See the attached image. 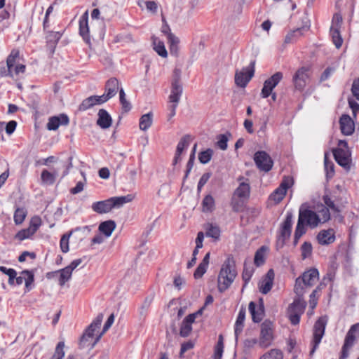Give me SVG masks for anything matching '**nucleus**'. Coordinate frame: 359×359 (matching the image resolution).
I'll list each match as a JSON object with an SVG mask.
<instances>
[{
	"label": "nucleus",
	"mask_w": 359,
	"mask_h": 359,
	"mask_svg": "<svg viewBox=\"0 0 359 359\" xmlns=\"http://www.w3.org/2000/svg\"><path fill=\"white\" fill-rule=\"evenodd\" d=\"M330 219V210L324 205H318L313 208L309 203H303L299 210L297 224L294 231V244L306 233V226L314 229Z\"/></svg>",
	"instance_id": "1"
},
{
	"label": "nucleus",
	"mask_w": 359,
	"mask_h": 359,
	"mask_svg": "<svg viewBox=\"0 0 359 359\" xmlns=\"http://www.w3.org/2000/svg\"><path fill=\"white\" fill-rule=\"evenodd\" d=\"M236 276V271L233 260L228 258L222 264L217 278L218 290L220 292L226 290L233 282Z\"/></svg>",
	"instance_id": "2"
},
{
	"label": "nucleus",
	"mask_w": 359,
	"mask_h": 359,
	"mask_svg": "<svg viewBox=\"0 0 359 359\" xmlns=\"http://www.w3.org/2000/svg\"><path fill=\"white\" fill-rule=\"evenodd\" d=\"M133 196L130 194L124 196H115L109 199L95 202L92 204V210L99 214L110 212L113 208H119L124 204L130 202Z\"/></svg>",
	"instance_id": "3"
},
{
	"label": "nucleus",
	"mask_w": 359,
	"mask_h": 359,
	"mask_svg": "<svg viewBox=\"0 0 359 359\" xmlns=\"http://www.w3.org/2000/svg\"><path fill=\"white\" fill-rule=\"evenodd\" d=\"M319 279V273L316 269L305 271L301 277L296 279L294 291L297 296L302 297L306 287H312Z\"/></svg>",
	"instance_id": "4"
},
{
	"label": "nucleus",
	"mask_w": 359,
	"mask_h": 359,
	"mask_svg": "<svg viewBox=\"0 0 359 359\" xmlns=\"http://www.w3.org/2000/svg\"><path fill=\"white\" fill-rule=\"evenodd\" d=\"M19 53L17 50H12L6 60L7 69H1V76H9L12 78L18 76L25 71V65L19 63Z\"/></svg>",
	"instance_id": "5"
},
{
	"label": "nucleus",
	"mask_w": 359,
	"mask_h": 359,
	"mask_svg": "<svg viewBox=\"0 0 359 359\" xmlns=\"http://www.w3.org/2000/svg\"><path fill=\"white\" fill-rule=\"evenodd\" d=\"M250 187L249 183L246 182H241L234 191L231 198L232 209L236 212L240 211L250 197Z\"/></svg>",
	"instance_id": "6"
},
{
	"label": "nucleus",
	"mask_w": 359,
	"mask_h": 359,
	"mask_svg": "<svg viewBox=\"0 0 359 359\" xmlns=\"http://www.w3.org/2000/svg\"><path fill=\"white\" fill-rule=\"evenodd\" d=\"M72 166V158H69L68 163L60 162L55 168H53V172L43 170L41 175V179L43 184H53L56 178L59 176V172L62 170L61 177L63 178L68 175L70 168Z\"/></svg>",
	"instance_id": "7"
},
{
	"label": "nucleus",
	"mask_w": 359,
	"mask_h": 359,
	"mask_svg": "<svg viewBox=\"0 0 359 359\" xmlns=\"http://www.w3.org/2000/svg\"><path fill=\"white\" fill-rule=\"evenodd\" d=\"M274 339L275 325L273 322L266 320L261 325L259 346L262 348H266L272 345Z\"/></svg>",
	"instance_id": "8"
},
{
	"label": "nucleus",
	"mask_w": 359,
	"mask_h": 359,
	"mask_svg": "<svg viewBox=\"0 0 359 359\" xmlns=\"http://www.w3.org/2000/svg\"><path fill=\"white\" fill-rule=\"evenodd\" d=\"M103 320V314L100 313L93 320L90 325L86 328L85 332L81 338L80 344L83 347H89L93 348L95 346H92L93 341L96 339L95 331L100 328Z\"/></svg>",
	"instance_id": "9"
},
{
	"label": "nucleus",
	"mask_w": 359,
	"mask_h": 359,
	"mask_svg": "<svg viewBox=\"0 0 359 359\" xmlns=\"http://www.w3.org/2000/svg\"><path fill=\"white\" fill-rule=\"evenodd\" d=\"M333 154L339 165L346 169L350 168L351 153L346 141H339L338 147L333 151Z\"/></svg>",
	"instance_id": "10"
},
{
	"label": "nucleus",
	"mask_w": 359,
	"mask_h": 359,
	"mask_svg": "<svg viewBox=\"0 0 359 359\" xmlns=\"http://www.w3.org/2000/svg\"><path fill=\"white\" fill-rule=\"evenodd\" d=\"M306 307V302L298 296L297 299L289 306L287 316L292 325H297L300 320V316L304 313Z\"/></svg>",
	"instance_id": "11"
},
{
	"label": "nucleus",
	"mask_w": 359,
	"mask_h": 359,
	"mask_svg": "<svg viewBox=\"0 0 359 359\" xmlns=\"http://www.w3.org/2000/svg\"><path fill=\"white\" fill-rule=\"evenodd\" d=\"M327 323V316H322L316 322L313 330V338L311 341L310 355H312L318 348L319 344L324 335L325 326Z\"/></svg>",
	"instance_id": "12"
},
{
	"label": "nucleus",
	"mask_w": 359,
	"mask_h": 359,
	"mask_svg": "<svg viewBox=\"0 0 359 359\" xmlns=\"http://www.w3.org/2000/svg\"><path fill=\"white\" fill-rule=\"evenodd\" d=\"M293 179L291 177H285L279 187L269 196V201L274 204L279 203L285 196L287 191L293 185Z\"/></svg>",
	"instance_id": "13"
},
{
	"label": "nucleus",
	"mask_w": 359,
	"mask_h": 359,
	"mask_svg": "<svg viewBox=\"0 0 359 359\" xmlns=\"http://www.w3.org/2000/svg\"><path fill=\"white\" fill-rule=\"evenodd\" d=\"M359 337V323L351 327L348 331L344 344L342 347L341 356L340 359H346L348 355L349 349L353 346L355 340Z\"/></svg>",
	"instance_id": "14"
},
{
	"label": "nucleus",
	"mask_w": 359,
	"mask_h": 359,
	"mask_svg": "<svg viewBox=\"0 0 359 359\" xmlns=\"http://www.w3.org/2000/svg\"><path fill=\"white\" fill-rule=\"evenodd\" d=\"M254 160L257 168L264 172H269L273 167V161L265 151H257L255 154Z\"/></svg>",
	"instance_id": "15"
},
{
	"label": "nucleus",
	"mask_w": 359,
	"mask_h": 359,
	"mask_svg": "<svg viewBox=\"0 0 359 359\" xmlns=\"http://www.w3.org/2000/svg\"><path fill=\"white\" fill-rule=\"evenodd\" d=\"M292 224L293 215L291 212H287L284 222L281 224L278 237V243H280L282 245L291 235Z\"/></svg>",
	"instance_id": "16"
},
{
	"label": "nucleus",
	"mask_w": 359,
	"mask_h": 359,
	"mask_svg": "<svg viewBox=\"0 0 359 359\" xmlns=\"http://www.w3.org/2000/svg\"><path fill=\"white\" fill-rule=\"evenodd\" d=\"M254 67L243 68L241 71L236 72L235 74V83L241 88H245L254 75Z\"/></svg>",
	"instance_id": "17"
},
{
	"label": "nucleus",
	"mask_w": 359,
	"mask_h": 359,
	"mask_svg": "<svg viewBox=\"0 0 359 359\" xmlns=\"http://www.w3.org/2000/svg\"><path fill=\"white\" fill-rule=\"evenodd\" d=\"M309 78L307 69L302 67L298 69L293 76V82L295 88L299 90H302L306 86Z\"/></svg>",
	"instance_id": "18"
},
{
	"label": "nucleus",
	"mask_w": 359,
	"mask_h": 359,
	"mask_svg": "<svg viewBox=\"0 0 359 359\" xmlns=\"http://www.w3.org/2000/svg\"><path fill=\"white\" fill-rule=\"evenodd\" d=\"M274 276L273 270L270 269L260 280L258 283V287L260 292L266 294L271 290L273 285Z\"/></svg>",
	"instance_id": "19"
},
{
	"label": "nucleus",
	"mask_w": 359,
	"mask_h": 359,
	"mask_svg": "<svg viewBox=\"0 0 359 359\" xmlns=\"http://www.w3.org/2000/svg\"><path fill=\"white\" fill-rule=\"evenodd\" d=\"M69 122V117L65 114H60L58 116L50 117L46 128L48 130H56L60 126L68 125Z\"/></svg>",
	"instance_id": "20"
},
{
	"label": "nucleus",
	"mask_w": 359,
	"mask_h": 359,
	"mask_svg": "<svg viewBox=\"0 0 359 359\" xmlns=\"http://www.w3.org/2000/svg\"><path fill=\"white\" fill-rule=\"evenodd\" d=\"M79 23L80 35L87 43H89L90 41V37L88 26V11H85L81 16Z\"/></svg>",
	"instance_id": "21"
},
{
	"label": "nucleus",
	"mask_w": 359,
	"mask_h": 359,
	"mask_svg": "<svg viewBox=\"0 0 359 359\" xmlns=\"http://www.w3.org/2000/svg\"><path fill=\"white\" fill-rule=\"evenodd\" d=\"M72 272L67 266L64 269L48 273L46 277L48 278H52L55 276H58V283L60 286H63L67 281L72 278Z\"/></svg>",
	"instance_id": "22"
},
{
	"label": "nucleus",
	"mask_w": 359,
	"mask_h": 359,
	"mask_svg": "<svg viewBox=\"0 0 359 359\" xmlns=\"http://www.w3.org/2000/svg\"><path fill=\"white\" fill-rule=\"evenodd\" d=\"M119 88V83L116 79L111 78L106 83V93L100 95L104 99V102L114 97Z\"/></svg>",
	"instance_id": "23"
},
{
	"label": "nucleus",
	"mask_w": 359,
	"mask_h": 359,
	"mask_svg": "<svg viewBox=\"0 0 359 359\" xmlns=\"http://www.w3.org/2000/svg\"><path fill=\"white\" fill-rule=\"evenodd\" d=\"M183 89L178 79H175L172 83L171 92L169 95V102L170 104H177L180 100Z\"/></svg>",
	"instance_id": "24"
},
{
	"label": "nucleus",
	"mask_w": 359,
	"mask_h": 359,
	"mask_svg": "<svg viewBox=\"0 0 359 359\" xmlns=\"http://www.w3.org/2000/svg\"><path fill=\"white\" fill-rule=\"evenodd\" d=\"M318 242L323 245H330L335 241V231L333 229L321 230L317 235Z\"/></svg>",
	"instance_id": "25"
},
{
	"label": "nucleus",
	"mask_w": 359,
	"mask_h": 359,
	"mask_svg": "<svg viewBox=\"0 0 359 359\" xmlns=\"http://www.w3.org/2000/svg\"><path fill=\"white\" fill-rule=\"evenodd\" d=\"M341 133L346 135H351L354 131V123L348 115L344 114L339 120Z\"/></svg>",
	"instance_id": "26"
},
{
	"label": "nucleus",
	"mask_w": 359,
	"mask_h": 359,
	"mask_svg": "<svg viewBox=\"0 0 359 359\" xmlns=\"http://www.w3.org/2000/svg\"><path fill=\"white\" fill-rule=\"evenodd\" d=\"M249 311L252 316V319L255 323L260 322L264 314V307L262 304L257 306L253 302L249 304Z\"/></svg>",
	"instance_id": "27"
},
{
	"label": "nucleus",
	"mask_w": 359,
	"mask_h": 359,
	"mask_svg": "<svg viewBox=\"0 0 359 359\" xmlns=\"http://www.w3.org/2000/svg\"><path fill=\"white\" fill-rule=\"evenodd\" d=\"M309 25H306L300 28H297L295 30L289 32L285 38V43H290L296 41L299 37H301L304 34V32L309 31Z\"/></svg>",
	"instance_id": "28"
},
{
	"label": "nucleus",
	"mask_w": 359,
	"mask_h": 359,
	"mask_svg": "<svg viewBox=\"0 0 359 359\" xmlns=\"http://www.w3.org/2000/svg\"><path fill=\"white\" fill-rule=\"evenodd\" d=\"M196 313H192L187 316L183 320L181 327H180V335L182 337H187L191 330H192V323L194 322L196 316Z\"/></svg>",
	"instance_id": "29"
},
{
	"label": "nucleus",
	"mask_w": 359,
	"mask_h": 359,
	"mask_svg": "<svg viewBox=\"0 0 359 359\" xmlns=\"http://www.w3.org/2000/svg\"><path fill=\"white\" fill-rule=\"evenodd\" d=\"M112 119L109 114L104 109L98 111L97 124L102 129L109 128L111 126Z\"/></svg>",
	"instance_id": "30"
},
{
	"label": "nucleus",
	"mask_w": 359,
	"mask_h": 359,
	"mask_svg": "<svg viewBox=\"0 0 359 359\" xmlns=\"http://www.w3.org/2000/svg\"><path fill=\"white\" fill-rule=\"evenodd\" d=\"M104 99L100 96L93 95L90 96L88 98L83 100L81 104L79 105V110L86 111L96 104H101L104 102Z\"/></svg>",
	"instance_id": "31"
},
{
	"label": "nucleus",
	"mask_w": 359,
	"mask_h": 359,
	"mask_svg": "<svg viewBox=\"0 0 359 359\" xmlns=\"http://www.w3.org/2000/svg\"><path fill=\"white\" fill-rule=\"evenodd\" d=\"M33 282V273L29 271H23L21 272L19 276H15L14 284L20 285L25 283L26 287L29 289V285H32Z\"/></svg>",
	"instance_id": "32"
},
{
	"label": "nucleus",
	"mask_w": 359,
	"mask_h": 359,
	"mask_svg": "<svg viewBox=\"0 0 359 359\" xmlns=\"http://www.w3.org/2000/svg\"><path fill=\"white\" fill-rule=\"evenodd\" d=\"M245 319V310L241 309L238 314L235 325H234V334L236 340L238 339V336L241 334L243 327L244 322Z\"/></svg>",
	"instance_id": "33"
},
{
	"label": "nucleus",
	"mask_w": 359,
	"mask_h": 359,
	"mask_svg": "<svg viewBox=\"0 0 359 359\" xmlns=\"http://www.w3.org/2000/svg\"><path fill=\"white\" fill-rule=\"evenodd\" d=\"M333 276L332 274H327V276H325L323 278V283H321L315 289L312 293L310 295V307L311 309H313L316 305H317V301H318V292L320 291L322 288L323 285H325V282L326 280L332 281V280Z\"/></svg>",
	"instance_id": "34"
},
{
	"label": "nucleus",
	"mask_w": 359,
	"mask_h": 359,
	"mask_svg": "<svg viewBox=\"0 0 359 359\" xmlns=\"http://www.w3.org/2000/svg\"><path fill=\"white\" fill-rule=\"evenodd\" d=\"M189 144V137L184 136L178 142L176 148V153L174 158V163L176 164L179 161L181 160L180 156L185 149L188 147Z\"/></svg>",
	"instance_id": "35"
},
{
	"label": "nucleus",
	"mask_w": 359,
	"mask_h": 359,
	"mask_svg": "<svg viewBox=\"0 0 359 359\" xmlns=\"http://www.w3.org/2000/svg\"><path fill=\"white\" fill-rule=\"evenodd\" d=\"M116 228V223L112 220L104 221L100 224L98 229L107 238L109 237Z\"/></svg>",
	"instance_id": "36"
},
{
	"label": "nucleus",
	"mask_w": 359,
	"mask_h": 359,
	"mask_svg": "<svg viewBox=\"0 0 359 359\" xmlns=\"http://www.w3.org/2000/svg\"><path fill=\"white\" fill-rule=\"evenodd\" d=\"M153 114L149 112L142 115L140 118L139 127L141 130L147 131L152 125Z\"/></svg>",
	"instance_id": "37"
},
{
	"label": "nucleus",
	"mask_w": 359,
	"mask_h": 359,
	"mask_svg": "<svg viewBox=\"0 0 359 359\" xmlns=\"http://www.w3.org/2000/svg\"><path fill=\"white\" fill-rule=\"evenodd\" d=\"M152 43L154 50L162 57L168 56V52L165 49L164 43L157 37H152Z\"/></svg>",
	"instance_id": "38"
},
{
	"label": "nucleus",
	"mask_w": 359,
	"mask_h": 359,
	"mask_svg": "<svg viewBox=\"0 0 359 359\" xmlns=\"http://www.w3.org/2000/svg\"><path fill=\"white\" fill-rule=\"evenodd\" d=\"M202 211L203 212H212L215 208V202L211 195H207L202 201Z\"/></svg>",
	"instance_id": "39"
},
{
	"label": "nucleus",
	"mask_w": 359,
	"mask_h": 359,
	"mask_svg": "<svg viewBox=\"0 0 359 359\" xmlns=\"http://www.w3.org/2000/svg\"><path fill=\"white\" fill-rule=\"evenodd\" d=\"M168 41L170 46V51L172 55H177L178 53V44L180 43V39L175 36L171 32L168 33Z\"/></svg>",
	"instance_id": "40"
},
{
	"label": "nucleus",
	"mask_w": 359,
	"mask_h": 359,
	"mask_svg": "<svg viewBox=\"0 0 359 359\" xmlns=\"http://www.w3.org/2000/svg\"><path fill=\"white\" fill-rule=\"evenodd\" d=\"M205 228L206 231V236L212 238L215 240L219 239L220 236V229L218 226L208 223L205 225Z\"/></svg>",
	"instance_id": "41"
},
{
	"label": "nucleus",
	"mask_w": 359,
	"mask_h": 359,
	"mask_svg": "<svg viewBox=\"0 0 359 359\" xmlns=\"http://www.w3.org/2000/svg\"><path fill=\"white\" fill-rule=\"evenodd\" d=\"M260 359H283V353L279 349L272 348L263 354Z\"/></svg>",
	"instance_id": "42"
},
{
	"label": "nucleus",
	"mask_w": 359,
	"mask_h": 359,
	"mask_svg": "<svg viewBox=\"0 0 359 359\" xmlns=\"http://www.w3.org/2000/svg\"><path fill=\"white\" fill-rule=\"evenodd\" d=\"M330 34L336 48H339L343 43V39L340 35L339 29H337V27H331Z\"/></svg>",
	"instance_id": "43"
},
{
	"label": "nucleus",
	"mask_w": 359,
	"mask_h": 359,
	"mask_svg": "<svg viewBox=\"0 0 359 359\" xmlns=\"http://www.w3.org/2000/svg\"><path fill=\"white\" fill-rule=\"evenodd\" d=\"M114 322V315L111 314L109 317L108 318L107 320L104 323L102 332H100L97 336L96 337V339L93 341L92 346H95L102 338V335L109 329V327L112 325V324Z\"/></svg>",
	"instance_id": "44"
},
{
	"label": "nucleus",
	"mask_w": 359,
	"mask_h": 359,
	"mask_svg": "<svg viewBox=\"0 0 359 359\" xmlns=\"http://www.w3.org/2000/svg\"><path fill=\"white\" fill-rule=\"evenodd\" d=\"M283 79V74L281 72H276L270 78L264 81L267 86H269L273 90L279 83Z\"/></svg>",
	"instance_id": "45"
},
{
	"label": "nucleus",
	"mask_w": 359,
	"mask_h": 359,
	"mask_svg": "<svg viewBox=\"0 0 359 359\" xmlns=\"http://www.w3.org/2000/svg\"><path fill=\"white\" fill-rule=\"evenodd\" d=\"M224 351V341L222 335H219L218 341L215 347V352L213 355L214 359H221Z\"/></svg>",
	"instance_id": "46"
},
{
	"label": "nucleus",
	"mask_w": 359,
	"mask_h": 359,
	"mask_svg": "<svg viewBox=\"0 0 359 359\" xmlns=\"http://www.w3.org/2000/svg\"><path fill=\"white\" fill-rule=\"evenodd\" d=\"M65 347L64 341H60L55 349V352L50 359H62L65 357Z\"/></svg>",
	"instance_id": "47"
},
{
	"label": "nucleus",
	"mask_w": 359,
	"mask_h": 359,
	"mask_svg": "<svg viewBox=\"0 0 359 359\" xmlns=\"http://www.w3.org/2000/svg\"><path fill=\"white\" fill-rule=\"evenodd\" d=\"M27 215V211L24 208H17L14 213V222L15 224H22Z\"/></svg>",
	"instance_id": "48"
},
{
	"label": "nucleus",
	"mask_w": 359,
	"mask_h": 359,
	"mask_svg": "<svg viewBox=\"0 0 359 359\" xmlns=\"http://www.w3.org/2000/svg\"><path fill=\"white\" fill-rule=\"evenodd\" d=\"M212 154V149H208L198 154V160L201 163L206 164L211 160Z\"/></svg>",
	"instance_id": "49"
},
{
	"label": "nucleus",
	"mask_w": 359,
	"mask_h": 359,
	"mask_svg": "<svg viewBox=\"0 0 359 359\" xmlns=\"http://www.w3.org/2000/svg\"><path fill=\"white\" fill-rule=\"evenodd\" d=\"M0 271L3 273L7 275L9 278L8 283L10 285H14L15 283V278L17 275L16 271L13 269H8L6 266H1Z\"/></svg>",
	"instance_id": "50"
},
{
	"label": "nucleus",
	"mask_w": 359,
	"mask_h": 359,
	"mask_svg": "<svg viewBox=\"0 0 359 359\" xmlns=\"http://www.w3.org/2000/svg\"><path fill=\"white\" fill-rule=\"evenodd\" d=\"M267 248L264 246H262L259 248L255 256V264L259 266L264 264V253L266 251Z\"/></svg>",
	"instance_id": "51"
},
{
	"label": "nucleus",
	"mask_w": 359,
	"mask_h": 359,
	"mask_svg": "<svg viewBox=\"0 0 359 359\" xmlns=\"http://www.w3.org/2000/svg\"><path fill=\"white\" fill-rule=\"evenodd\" d=\"M34 233H35L28 227L18 231L15 235V238L19 241H23L31 238Z\"/></svg>",
	"instance_id": "52"
},
{
	"label": "nucleus",
	"mask_w": 359,
	"mask_h": 359,
	"mask_svg": "<svg viewBox=\"0 0 359 359\" xmlns=\"http://www.w3.org/2000/svg\"><path fill=\"white\" fill-rule=\"evenodd\" d=\"M72 233V231H70L69 233L64 234L60 239V249H61L62 252H63L65 253L67 252L69 250V238H70Z\"/></svg>",
	"instance_id": "53"
},
{
	"label": "nucleus",
	"mask_w": 359,
	"mask_h": 359,
	"mask_svg": "<svg viewBox=\"0 0 359 359\" xmlns=\"http://www.w3.org/2000/svg\"><path fill=\"white\" fill-rule=\"evenodd\" d=\"M301 252L304 259L309 257L312 253L311 244L309 242H304L301 247Z\"/></svg>",
	"instance_id": "54"
},
{
	"label": "nucleus",
	"mask_w": 359,
	"mask_h": 359,
	"mask_svg": "<svg viewBox=\"0 0 359 359\" xmlns=\"http://www.w3.org/2000/svg\"><path fill=\"white\" fill-rule=\"evenodd\" d=\"M324 165L325 170L327 172V175L332 177L334 174V164L328 159L327 154H325L324 156Z\"/></svg>",
	"instance_id": "55"
},
{
	"label": "nucleus",
	"mask_w": 359,
	"mask_h": 359,
	"mask_svg": "<svg viewBox=\"0 0 359 359\" xmlns=\"http://www.w3.org/2000/svg\"><path fill=\"white\" fill-rule=\"evenodd\" d=\"M208 268V265H205L203 263H200L194 273V278H196V279L201 278L205 274V273L207 271Z\"/></svg>",
	"instance_id": "56"
},
{
	"label": "nucleus",
	"mask_w": 359,
	"mask_h": 359,
	"mask_svg": "<svg viewBox=\"0 0 359 359\" xmlns=\"http://www.w3.org/2000/svg\"><path fill=\"white\" fill-rule=\"evenodd\" d=\"M62 36V34L60 32H51L47 36L48 43L56 44Z\"/></svg>",
	"instance_id": "57"
},
{
	"label": "nucleus",
	"mask_w": 359,
	"mask_h": 359,
	"mask_svg": "<svg viewBox=\"0 0 359 359\" xmlns=\"http://www.w3.org/2000/svg\"><path fill=\"white\" fill-rule=\"evenodd\" d=\"M41 225V219L39 216H34L30 220L29 228L36 233Z\"/></svg>",
	"instance_id": "58"
},
{
	"label": "nucleus",
	"mask_w": 359,
	"mask_h": 359,
	"mask_svg": "<svg viewBox=\"0 0 359 359\" xmlns=\"http://www.w3.org/2000/svg\"><path fill=\"white\" fill-rule=\"evenodd\" d=\"M142 4H144L147 9L151 12V13H156L157 11V4L154 1H139L138 5L140 7H142Z\"/></svg>",
	"instance_id": "59"
},
{
	"label": "nucleus",
	"mask_w": 359,
	"mask_h": 359,
	"mask_svg": "<svg viewBox=\"0 0 359 359\" xmlns=\"http://www.w3.org/2000/svg\"><path fill=\"white\" fill-rule=\"evenodd\" d=\"M81 175L84 178V181L83 182H78L76 183V187H74V188L71 189L70 190V192L71 194H77L79 193H81L83 189H84V185H85V183H86V178H85V175L83 172H81Z\"/></svg>",
	"instance_id": "60"
},
{
	"label": "nucleus",
	"mask_w": 359,
	"mask_h": 359,
	"mask_svg": "<svg viewBox=\"0 0 359 359\" xmlns=\"http://www.w3.org/2000/svg\"><path fill=\"white\" fill-rule=\"evenodd\" d=\"M244 347L245 348H254L256 345H258L259 346V339H257V338H248V339H246L245 341H244Z\"/></svg>",
	"instance_id": "61"
},
{
	"label": "nucleus",
	"mask_w": 359,
	"mask_h": 359,
	"mask_svg": "<svg viewBox=\"0 0 359 359\" xmlns=\"http://www.w3.org/2000/svg\"><path fill=\"white\" fill-rule=\"evenodd\" d=\"M228 139L226 135H220L218 137L217 146L222 150H225L227 148Z\"/></svg>",
	"instance_id": "62"
},
{
	"label": "nucleus",
	"mask_w": 359,
	"mask_h": 359,
	"mask_svg": "<svg viewBox=\"0 0 359 359\" xmlns=\"http://www.w3.org/2000/svg\"><path fill=\"white\" fill-rule=\"evenodd\" d=\"M353 95L359 100V79L353 81L351 88Z\"/></svg>",
	"instance_id": "63"
},
{
	"label": "nucleus",
	"mask_w": 359,
	"mask_h": 359,
	"mask_svg": "<svg viewBox=\"0 0 359 359\" xmlns=\"http://www.w3.org/2000/svg\"><path fill=\"white\" fill-rule=\"evenodd\" d=\"M17 122L15 121H10L6 125V132L8 135H11L15 130Z\"/></svg>",
	"instance_id": "64"
}]
</instances>
